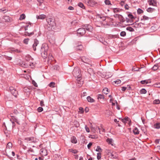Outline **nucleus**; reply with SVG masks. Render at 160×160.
<instances>
[{
  "instance_id": "nucleus-35",
  "label": "nucleus",
  "mask_w": 160,
  "mask_h": 160,
  "mask_svg": "<svg viewBox=\"0 0 160 160\" xmlns=\"http://www.w3.org/2000/svg\"><path fill=\"white\" fill-rule=\"evenodd\" d=\"M154 10V9L153 8H149L147 9V11L148 12H152Z\"/></svg>"
},
{
  "instance_id": "nucleus-6",
  "label": "nucleus",
  "mask_w": 160,
  "mask_h": 160,
  "mask_svg": "<svg viewBox=\"0 0 160 160\" xmlns=\"http://www.w3.org/2000/svg\"><path fill=\"white\" fill-rule=\"evenodd\" d=\"M85 2L88 5L91 7L93 6L96 3V2L93 0H85Z\"/></svg>"
},
{
  "instance_id": "nucleus-34",
  "label": "nucleus",
  "mask_w": 160,
  "mask_h": 160,
  "mask_svg": "<svg viewBox=\"0 0 160 160\" xmlns=\"http://www.w3.org/2000/svg\"><path fill=\"white\" fill-rule=\"evenodd\" d=\"M140 92L141 94H145L147 92V91L145 89L143 88L140 91Z\"/></svg>"
},
{
  "instance_id": "nucleus-60",
  "label": "nucleus",
  "mask_w": 160,
  "mask_h": 160,
  "mask_svg": "<svg viewBox=\"0 0 160 160\" xmlns=\"http://www.w3.org/2000/svg\"><path fill=\"white\" fill-rule=\"evenodd\" d=\"M12 121H13L14 122H17V123H18V120H17V119H16L14 117H12Z\"/></svg>"
},
{
  "instance_id": "nucleus-32",
  "label": "nucleus",
  "mask_w": 160,
  "mask_h": 160,
  "mask_svg": "<svg viewBox=\"0 0 160 160\" xmlns=\"http://www.w3.org/2000/svg\"><path fill=\"white\" fill-rule=\"evenodd\" d=\"M112 138H108L107 140V142H108V143L112 145Z\"/></svg>"
},
{
  "instance_id": "nucleus-37",
  "label": "nucleus",
  "mask_w": 160,
  "mask_h": 160,
  "mask_svg": "<svg viewBox=\"0 0 160 160\" xmlns=\"http://www.w3.org/2000/svg\"><path fill=\"white\" fill-rule=\"evenodd\" d=\"M128 17L130 19V20H131V21H132V20L134 18L132 15L131 14H128Z\"/></svg>"
},
{
  "instance_id": "nucleus-41",
  "label": "nucleus",
  "mask_w": 160,
  "mask_h": 160,
  "mask_svg": "<svg viewBox=\"0 0 160 160\" xmlns=\"http://www.w3.org/2000/svg\"><path fill=\"white\" fill-rule=\"evenodd\" d=\"M38 2V5L41 6L43 2V0H37Z\"/></svg>"
},
{
  "instance_id": "nucleus-51",
  "label": "nucleus",
  "mask_w": 160,
  "mask_h": 160,
  "mask_svg": "<svg viewBox=\"0 0 160 160\" xmlns=\"http://www.w3.org/2000/svg\"><path fill=\"white\" fill-rule=\"evenodd\" d=\"M43 110V109L42 107H39L37 109V111L38 112H41Z\"/></svg>"
},
{
  "instance_id": "nucleus-58",
  "label": "nucleus",
  "mask_w": 160,
  "mask_h": 160,
  "mask_svg": "<svg viewBox=\"0 0 160 160\" xmlns=\"http://www.w3.org/2000/svg\"><path fill=\"white\" fill-rule=\"evenodd\" d=\"M99 18L101 19L102 21H104L106 20V18L103 16H100L99 17Z\"/></svg>"
},
{
  "instance_id": "nucleus-47",
  "label": "nucleus",
  "mask_w": 160,
  "mask_h": 160,
  "mask_svg": "<svg viewBox=\"0 0 160 160\" xmlns=\"http://www.w3.org/2000/svg\"><path fill=\"white\" fill-rule=\"evenodd\" d=\"M8 11L6 9L4 8L0 9V12H2L3 13H5Z\"/></svg>"
},
{
  "instance_id": "nucleus-27",
  "label": "nucleus",
  "mask_w": 160,
  "mask_h": 160,
  "mask_svg": "<svg viewBox=\"0 0 160 160\" xmlns=\"http://www.w3.org/2000/svg\"><path fill=\"white\" fill-rule=\"evenodd\" d=\"M102 92L106 94H108V89L107 88H104L102 90Z\"/></svg>"
},
{
  "instance_id": "nucleus-26",
  "label": "nucleus",
  "mask_w": 160,
  "mask_h": 160,
  "mask_svg": "<svg viewBox=\"0 0 160 160\" xmlns=\"http://www.w3.org/2000/svg\"><path fill=\"white\" fill-rule=\"evenodd\" d=\"M78 6H79L80 8H82V9H85V7L84 5L83 4L82 2H79L78 4Z\"/></svg>"
},
{
  "instance_id": "nucleus-13",
  "label": "nucleus",
  "mask_w": 160,
  "mask_h": 160,
  "mask_svg": "<svg viewBox=\"0 0 160 160\" xmlns=\"http://www.w3.org/2000/svg\"><path fill=\"white\" fill-rule=\"evenodd\" d=\"M46 18V16L44 14H41L39 15H37L36 18L37 19H43Z\"/></svg>"
},
{
  "instance_id": "nucleus-7",
  "label": "nucleus",
  "mask_w": 160,
  "mask_h": 160,
  "mask_svg": "<svg viewBox=\"0 0 160 160\" xmlns=\"http://www.w3.org/2000/svg\"><path fill=\"white\" fill-rule=\"evenodd\" d=\"M48 47L47 44H42L41 48V51L43 52H48Z\"/></svg>"
},
{
  "instance_id": "nucleus-14",
  "label": "nucleus",
  "mask_w": 160,
  "mask_h": 160,
  "mask_svg": "<svg viewBox=\"0 0 160 160\" xmlns=\"http://www.w3.org/2000/svg\"><path fill=\"white\" fill-rule=\"evenodd\" d=\"M48 52H41V55L44 59H46L48 57Z\"/></svg>"
},
{
  "instance_id": "nucleus-19",
  "label": "nucleus",
  "mask_w": 160,
  "mask_h": 160,
  "mask_svg": "<svg viewBox=\"0 0 160 160\" xmlns=\"http://www.w3.org/2000/svg\"><path fill=\"white\" fill-rule=\"evenodd\" d=\"M154 128L156 129L160 128V123L157 122L155 123L154 125Z\"/></svg>"
},
{
  "instance_id": "nucleus-22",
  "label": "nucleus",
  "mask_w": 160,
  "mask_h": 160,
  "mask_svg": "<svg viewBox=\"0 0 160 160\" xmlns=\"http://www.w3.org/2000/svg\"><path fill=\"white\" fill-rule=\"evenodd\" d=\"M18 65L20 66H21L23 67H25L27 66L26 64L25 63H24L23 62H19L18 63Z\"/></svg>"
},
{
  "instance_id": "nucleus-11",
  "label": "nucleus",
  "mask_w": 160,
  "mask_h": 160,
  "mask_svg": "<svg viewBox=\"0 0 160 160\" xmlns=\"http://www.w3.org/2000/svg\"><path fill=\"white\" fill-rule=\"evenodd\" d=\"M3 19L6 22H11L12 21V18L8 16H3Z\"/></svg>"
},
{
  "instance_id": "nucleus-39",
  "label": "nucleus",
  "mask_w": 160,
  "mask_h": 160,
  "mask_svg": "<svg viewBox=\"0 0 160 160\" xmlns=\"http://www.w3.org/2000/svg\"><path fill=\"white\" fill-rule=\"evenodd\" d=\"M143 11L140 8H138L137 10V12L138 14H140L142 13H143Z\"/></svg>"
},
{
  "instance_id": "nucleus-38",
  "label": "nucleus",
  "mask_w": 160,
  "mask_h": 160,
  "mask_svg": "<svg viewBox=\"0 0 160 160\" xmlns=\"http://www.w3.org/2000/svg\"><path fill=\"white\" fill-rule=\"evenodd\" d=\"M104 2L105 4L106 5H112V4L111 3L110 1L109 0H105L104 1Z\"/></svg>"
},
{
  "instance_id": "nucleus-49",
  "label": "nucleus",
  "mask_w": 160,
  "mask_h": 160,
  "mask_svg": "<svg viewBox=\"0 0 160 160\" xmlns=\"http://www.w3.org/2000/svg\"><path fill=\"white\" fill-rule=\"evenodd\" d=\"M110 156L111 158H117V156L116 155H114L112 153H111V154L110 155Z\"/></svg>"
},
{
  "instance_id": "nucleus-3",
  "label": "nucleus",
  "mask_w": 160,
  "mask_h": 160,
  "mask_svg": "<svg viewBox=\"0 0 160 160\" xmlns=\"http://www.w3.org/2000/svg\"><path fill=\"white\" fill-rule=\"evenodd\" d=\"M25 142L28 143H35L37 142L36 138L33 137L25 138L24 140Z\"/></svg>"
},
{
  "instance_id": "nucleus-53",
  "label": "nucleus",
  "mask_w": 160,
  "mask_h": 160,
  "mask_svg": "<svg viewBox=\"0 0 160 160\" xmlns=\"http://www.w3.org/2000/svg\"><path fill=\"white\" fill-rule=\"evenodd\" d=\"M32 83L33 84V85L35 86L36 87H38V85L36 82L34 80H32Z\"/></svg>"
},
{
  "instance_id": "nucleus-43",
  "label": "nucleus",
  "mask_w": 160,
  "mask_h": 160,
  "mask_svg": "<svg viewBox=\"0 0 160 160\" xmlns=\"http://www.w3.org/2000/svg\"><path fill=\"white\" fill-rule=\"evenodd\" d=\"M160 103V101L159 99H156L153 101V103L156 104H158Z\"/></svg>"
},
{
  "instance_id": "nucleus-2",
  "label": "nucleus",
  "mask_w": 160,
  "mask_h": 160,
  "mask_svg": "<svg viewBox=\"0 0 160 160\" xmlns=\"http://www.w3.org/2000/svg\"><path fill=\"white\" fill-rule=\"evenodd\" d=\"M72 74L75 78H80L81 77V75L80 74V70L78 67H76L74 68L72 72Z\"/></svg>"
},
{
  "instance_id": "nucleus-8",
  "label": "nucleus",
  "mask_w": 160,
  "mask_h": 160,
  "mask_svg": "<svg viewBox=\"0 0 160 160\" xmlns=\"http://www.w3.org/2000/svg\"><path fill=\"white\" fill-rule=\"evenodd\" d=\"M77 33L81 36L83 35L86 33L85 30L83 28H80L77 30Z\"/></svg>"
},
{
  "instance_id": "nucleus-4",
  "label": "nucleus",
  "mask_w": 160,
  "mask_h": 160,
  "mask_svg": "<svg viewBox=\"0 0 160 160\" xmlns=\"http://www.w3.org/2000/svg\"><path fill=\"white\" fill-rule=\"evenodd\" d=\"M81 60L84 63L89 65L91 66L92 63L91 60L88 58H86L85 57H82L81 58Z\"/></svg>"
},
{
  "instance_id": "nucleus-18",
  "label": "nucleus",
  "mask_w": 160,
  "mask_h": 160,
  "mask_svg": "<svg viewBox=\"0 0 160 160\" xmlns=\"http://www.w3.org/2000/svg\"><path fill=\"white\" fill-rule=\"evenodd\" d=\"M87 99L88 102H95V100L89 96L88 97Z\"/></svg>"
},
{
  "instance_id": "nucleus-50",
  "label": "nucleus",
  "mask_w": 160,
  "mask_h": 160,
  "mask_svg": "<svg viewBox=\"0 0 160 160\" xmlns=\"http://www.w3.org/2000/svg\"><path fill=\"white\" fill-rule=\"evenodd\" d=\"M155 87L160 88V83H156L154 84Z\"/></svg>"
},
{
  "instance_id": "nucleus-5",
  "label": "nucleus",
  "mask_w": 160,
  "mask_h": 160,
  "mask_svg": "<svg viewBox=\"0 0 160 160\" xmlns=\"http://www.w3.org/2000/svg\"><path fill=\"white\" fill-rule=\"evenodd\" d=\"M9 89L11 93L15 97V98H17L18 93V91L13 87H10Z\"/></svg>"
},
{
  "instance_id": "nucleus-45",
  "label": "nucleus",
  "mask_w": 160,
  "mask_h": 160,
  "mask_svg": "<svg viewBox=\"0 0 160 160\" xmlns=\"http://www.w3.org/2000/svg\"><path fill=\"white\" fill-rule=\"evenodd\" d=\"M113 82H114L115 83L118 84L121 82V81L119 79H117L116 81H115Z\"/></svg>"
},
{
  "instance_id": "nucleus-28",
  "label": "nucleus",
  "mask_w": 160,
  "mask_h": 160,
  "mask_svg": "<svg viewBox=\"0 0 160 160\" xmlns=\"http://www.w3.org/2000/svg\"><path fill=\"white\" fill-rule=\"evenodd\" d=\"M98 99H104V97L103 94H100L98 95Z\"/></svg>"
},
{
  "instance_id": "nucleus-42",
  "label": "nucleus",
  "mask_w": 160,
  "mask_h": 160,
  "mask_svg": "<svg viewBox=\"0 0 160 160\" xmlns=\"http://www.w3.org/2000/svg\"><path fill=\"white\" fill-rule=\"evenodd\" d=\"M120 11V10L119 9H118L117 8H113V12L114 13H116L117 12H119Z\"/></svg>"
},
{
  "instance_id": "nucleus-56",
  "label": "nucleus",
  "mask_w": 160,
  "mask_h": 160,
  "mask_svg": "<svg viewBox=\"0 0 160 160\" xmlns=\"http://www.w3.org/2000/svg\"><path fill=\"white\" fill-rule=\"evenodd\" d=\"M53 57H52V55L51 54L49 53L48 56V58L49 60H52Z\"/></svg>"
},
{
  "instance_id": "nucleus-30",
  "label": "nucleus",
  "mask_w": 160,
  "mask_h": 160,
  "mask_svg": "<svg viewBox=\"0 0 160 160\" xmlns=\"http://www.w3.org/2000/svg\"><path fill=\"white\" fill-rule=\"evenodd\" d=\"M158 68V64H155L153 66V67L152 68L153 70L155 71V70H157Z\"/></svg>"
},
{
  "instance_id": "nucleus-17",
  "label": "nucleus",
  "mask_w": 160,
  "mask_h": 160,
  "mask_svg": "<svg viewBox=\"0 0 160 160\" xmlns=\"http://www.w3.org/2000/svg\"><path fill=\"white\" fill-rule=\"evenodd\" d=\"M71 141L73 143H76L77 142L76 138L74 136H73L71 138Z\"/></svg>"
},
{
  "instance_id": "nucleus-64",
  "label": "nucleus",
  "mask_w": 160,
  "mask_h": 160,
  "mask_svg": "<svg viewBox=\"0 0 160 160\" xmlns=\"http://www.w3.org/2000/svg\"><path fill=\"white\" fill-rule=\"evenodd\" d=\"M87 92H83V93L82 94L81 97H84L85 96H86L87 95Z\"/></svg>"
},
{
  "instance_id": "nucleus-46",
  "label": "nucleus",
  "mask_w": 160,
  "mask_h": 160,
  "mask_svg": "<svg viewBox=\"0 0 160 160\" xmlns=\"http://www.w3.org/2000/svg\"><path fill=\"white\" fill-rule=\"evenodd\" d=\"M101 154L100 153H98L97 154V158L98 160H99L101 158Z\"/></svg>"
},
{
  "instance_id": "nucleus-61",
  "label": "nucleus",
  "mask_w": 160,
  "mask_h": 160,
  "mask_svg": "<svg viewBox=\"0 0 160 160\" xmlns=\"http://www.w3.org/2000/svg\"><path fill=\"white\" fill-rule=\"evenodd\" d=\"M29 90V89L27 87H24L23 88V91L25 92H28Z\"/></svg>"
},
{
  "instance_id": "nucleus-20",
  "label": "nucleus",
  "mask_w": 160,
  "mask_h": 160,
  "mask_svg": "<svg viewBox=\"0 0 160 160\" xmlns=\"http://www.w3.org/2000/svg\"><path fill=\"white\" fill-rule=\"evenodd\" d=\"M133 132L135 134H138L139 133V131L136 127H135L133 130Z\"/></svg>"
},
{
  "instance_id": "nucleus-12",
  "label": "nucleus",
  "mask_w": 160,
  "mask_h": 160,
  "mask_svg": "<svg viewBox=\"0 0 160 160\" xmlns=\"http://www.w3.org/2000/svg\"><path fill=\"white\" fill-rule=\"evenodd\" d=\"M148 2L150 5H152L154 6H157V3L154 0H148Z\"/></svg>"
},
{
  "instance_id": "nucleus-48",
  "label": "nucleus",
  "mask_w": 160,
  "mask_h": 160,
  "mask_svg": "<svg viewBox=\"0 0 160 160\" xmlns=\"http://www.w3.org/2000/svg\"><path fill=\"white\" fill-rule=\"evenodd\" d=\"M29 40V39L28 38H25L23 40V42L25 44H28V41Z\"/></svg>"
},
{
  "instance_id": "nucleus-59",
  "label": "nucleus",
  "mask_w": 160,
  "mask_h": 160,
  "mask_svg": "<svg viewBox=\"0 0 160 160\" xmlns=\"http://www.w3.org/2000/svg\"><path fill=\"white\" fill-rule=\"evenodd\" d=\"M85 129L87 132H90L89 129L86 125L85 126Z\"/></svg>"
},
{
  "instance_id": "nucleus-62",
  "label": "nucleus",
  "mask_w": 160,
  "mask_h": 160,
  "mask_svg": "<svg viewBox=\"0 0 160 160\" xmlns=\"http://www.w3.org/2000/svg\"><path fill=\"white\" fill-rule=\"evenodd\" d=\"M5 57L6 58L9 60H10L12 59V58L11 57H9L6 56H5Z\"/></svg>"
},
{
  "instance_id": "nucleus-29",
  "label": "nucleus",
  "mask_w": 160,
  "mask_h": 160,
  "mask_svg": "<svg viewBox=\"0 0 160 160\" xmlns=\"http://www.w3.org/2000/svg\"><path fill=\"white\" fill-rule=\"evenodd\" d=\"M126 30L130 32H133L134 29L131 27H128L126 28Z\"/></svg>"
},
{
  "instance_id": "nucleus-52",
  "label": "nucleus",
  "mask_w": 160,
  "mask_h": 160,
  "mask_svg": "<svg viewBox=\"0 0 160 160\" xmlns=\"http://www.w3.org/2000/svg\"><path fill=\"white\" fill-rule=\"evenodd\" d=\"M12 51L16 52L18 53H20L22 52V51L19 50L18 49H14L12 50Z\"/></svg>"
},
{
  "instance_id": "nucleus-33",
  "label": "nucleus",
  "mask_w": 160,
  "mask_h": 160,
  "mask_svg": "<svg viewBox=\"0 0 160 160\" xmlns=\"http://www.w3.org/2000/svg\"><path fill=\"white\" fill-rule=\"evenodd\" d=\"M112 76V75L109 72H108L106 73V75L104 77V78H108L111 77Z\"/></svg>"
},
{
  "instance_id": "nucleus-54",
  "label": "nucleus",
  "mask_w": 160,
  "mask_h": 160,
  "mask_svg": "<svg viewBox=\"0 0 160 160\" xmlns=\"http://www.w3.org/2000/svg\"><path fill=\"white\" fill-rule=\"evenodd\" d=\"M126 21L128 23V22H132V21H131V20H130L129 18H126Z\"/></svg>"
},
{
  "instance_id": "nucleus-57",
  "label": "nucleus",
  "mask_w": 160,
  "mask_h": 160,
  "mask_svg": "<svg viewBox=\"0 0 160 160\" xmlns=\"http://www.w3.org/2000/svg\"><path fill=\"white\" fill-rule=\"evenodd\" d=\"M141 83L142 84H147L148 82L146 80H142L141 81Z\"/></svg>"
},
{
  "instance_id": "nucleus-9",
  "label": "nucleus",
  "mask_w": 160,
  "mask_h": 160,
  "mask_svg": "<svg viewBox=\"0 0 160 160\" xmlns=\"http://www.w3.org/2000/svg\"><path fill=\"white\" fill-rule=\"evenodd\" d=\"M39 43V41L38 40L35 39L34 40V42L33 44L32 45V48H33V49L34 51H35L36 50V46L38 45Z\"/></svg>"
},
{
  "instance_id": "nucleus-44",
  "label": "nucleus",
  "mask_w": 160,
  "mask_h": 160,
  "mask_svg": "<svg viewBox=\"0 0 160 160\" xmlns=\"http://www.w3.org/2000/svg\"><path fill=\"white\" fill-rule=\"evenodd\" d=\"M89 137L92 139H96L98 138L97 136L95 135H91L89 136Z\"/></svg>"
},
{
  "instance_id": "nucleus-21",
  "label": "nucleus",
  "mask_w": 160,
  "mask_h": 160,
  "mask_svg": "<svg viewBox=\"0 0 160 160\" xmlns=\"http://www.w3.org/2000/svg\"><path fill=\"white\" fill-rule=\"evenodd\" d=\"M12 144L11 142H9L8 143L7 145L6 148L10 149L12 148Z\"/></svg>"
},
{
  "instance_id": "nucleus-15",
  "label": "nucleus",
  "mask_w": 160,
  "mask_h": 160,
  "mask_svg": "<svg viewBox=\"0 0 160 160\" xmlns=\"http://www.w3.org/2000/svg\"><path fill=\"white\" fill-rule=\"evenodd\" d=\"M116 16H118V18L119 19V20L121 22H125V19L122 15H118V14H116Z\"/></svg>"
},
{
  "instance_id": "nucleus-24",
  "label": "nucleus",
  "mask_w": 160,
  "mask_h": 160,
  "mask_svg": "<svg viewBox=\"0 0 160 160\" xmlns=\"http://www.w3.org/2000/svg\"><path fill=\"white\" fill-rule=\"evenodd\" d=\"M26 16L24 14H22L20 15L19 19L20 20H22L25 18Z\"/></svg>"
},
{
  "instance_id": "nucleus-25",
  "label": "nucleus",
  "mask_w": 160,
  "mask_h": 160,
  "mask_svg": "<svg viewBox=\"0 0 160 160\" xmlns=\"http://www.w3.org/2000/svg\"><path fill=\"white\" fill-rule=\"evenodd\" d=\"M49 86L51 88H54L55 87V83L54 82H51L49 84Z\"/></svg>"
},
{
  "instance_id": "nucleus-16",
  "label": "nucleus",
  "mask_w": 160,
  "mask_h": 160,
  "mask_svg": "<svg viewBox=\"0 0 160 160\" xmlns=\"http://www.w3.org/2000/svg\"><path fill=\"white\" fill-rule=\"evenodd\" d=\"M83 28L84 29V30H86L88 31H89L90 29V28H91V26L89 24H86L84 25L83 26Z\"/></svg>"
},
{
  "instance_id": "nucleus-23",
  "label": "nucleus",
  "mask_w": 160,
  "mask_h": 160,
  "mask_svg": "<svg viewBox=\"0 0 160 160\" xmlns=\"http://www.w3.org/2000/svg\"><path fill=\"white\" fill-rule=\"evenodd\" d=\"M83 48V47L82 45H80L76 47V49L77 51H81L82 50Z\"/></svg>"
},
{
  "instance_id": "nucleus-10",
  "label": "nucleus",
  "mask_w": 160,
  "mask_h": 160,
  "mask_svg": "<svg viewBox=\"0 0 160 160\" xmlns=\"http://www.w3.org/2000/svg\"><path fill=\"white\" fill-rule=\"evenodd\" d=\"M83 81H81V79L80 78L77 79L76 84L77 86L79 87H81L83 84Z\"/></svg>"
},
{
  "instance_id": "nucleus-40",
  "label": "nucleus",
  "mask_w": 160,
  "mask_h": 160,
  "mask_svg": "<svg viewBox=\"0 0 160 160\" xmlns=\"http://www.w3.org/2000/svg\"><path fill=\"white\" fill-rule=\"evenodd\" d=\"M120 35L121 36L124 37L126 35V33L125 31H122L121 32Z\"/></svg>"
},
{
  "instance_id": "nucleus-1",
  "label": "nucleus",
  "mask_w": 160,
  "mask_h": 160,
  "mask_svg": "<svg viewBox=\"0 0 160 160\" xmlns=\"http://www.w3.org/2000/svg\"><path fill=\"white\" fill-rule=\"evenodd\" d=\"M48 22L47 26L49 30L54 29L55 27V23L54 20L51 18H48L47 20Z\"/></svg>"
},
{
  "instance_id": "nucleus-31",
  "label": "nucleus",
  "mask_w": 160,
  "mask_h": 160,
  "mask_svg": "<svg viewBox=\"0 0 160 160\" xmlns=\"http://www.w3.org/2000/svg\"><path fill=\"white\" fill-rule=\"evenodd\" d=\"M69 151L70 152H72V153L75 154L77 153L78 151L76 149H69Z\"/></svg>"
},
{
  "instance_id": "nucleus-36",
  "label": "nucleus",
  "mask_w": 160,
  "mask_h": 160,
  "mask_svg": "<svg viewBox=\"0 0 160 160\" xmlns=\"http://www.w3.org/2000/svg\"><path fill=\"white\" fill-rule=\"evenodd\" d=\"M96 151L97 152H102V150L99 146H98L97 147Z\"/></svg>"
},
{
  "instance_id": "nucleus-63",
  "label": "nucleus",
  "mask_w": 160,
  "mask_h": 160,
  "mask_svg": "<svg viewBox=\"0 0 160 160\" xmlns=\"http://www.w3.org/2000/svg\"><path fill=\"white\" fill-rule=\"evenodd\" d=\"M92 145V142H89L88 145L87 147L88 149H89L91 146Z\"/></svg>"
},
{
  "instance_id": "nucleus-55",
  "label": "nucleus",
  "mask_w": 160,
  "mask_h": 160,
  "mask_svg": "<svg viewBox=\"0 0 160 160\" xmlns=\"http://www.w3.org/2000/svg\"><path fill=\"white\" fill-rule=\"evenodd\" d=\"M149 18L148 17L144 15L143 16V19H142L141 20H148Z\"/></svg>"
}]
</instances>
